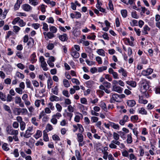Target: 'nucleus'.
<instances>
[{
  "label": "nucleus",
  "mask_w": 160,
  "mask_h": 160,
  "mask_svg": "<svg viewBox=\"0 0 160 160\" xmlns=\"http://www.w3.org/2000/svg\"><path fill=\"white\" fill-rule=\"evenodd\" d=\"M71 80L73 83H75L77 85H79L80 84L79 81L77 79L73 78Z\"/></svg>",
  "instance_id": "nucleus-62"
},
{
  "label": "nucleus",
  "mask_w": 160,
  "mask_h": 160,
  "mask_svg": "<svg viewBox=\"0 0 160 160\" xmlns=\"http://www.w3.org/2000/svg\"><path fill=\"white\" fill-rule=\"evenodd\" d=\"M63 84L64 87L66 88H68L70 86V84L69 81L66 79H64L63 80Z\"/></svg>",
  "instance_id": "nucleus-44"
},
{
  "label": "nucleus",
  "mask_w": 160,
  "mask_h": 160,
  "mask_svg": "<svg viewBox=\"0 0 160 160\" xmlns=\"http://www.w3.org/2000/svg\"><path fill=\"white\" fill-rule=\"evenodd\" d=\"M94 83V82L92 80H89L85 83L86 86L88 88H91L92 87Z\"/></svg>",
  "instance_id": "nucleus-18"
},
{
  "label": "nucleus",
  "mask_w": 160,
  "mask_h": 160,
  "mask_svg": "<svg viewBox=\"0 0 160 160\" xmlns=\"http://www.w3.org/2000/svg\"><path fill=\"white\" fill-rule=\"evenodd\" d=\"M6 95L5 94L3 93L2 92H0V99L3 101H6Z\"/></svg>",
  "instance_id": "nucleus-35"
},
{
  "label": "nucleus",
  "mask_w": 160,
  "mask_h": 160,
  "mask_svg": "<svg viewBox=\"0 0 160 160\" xmlns=\"http://www.w3.org/2000/svg\"><path fill=\"white\" fill-rule=\"evenodd\" d=\"M18 23L19 26L21 27H24L26 24V22H24L23 20L20 19L19 20Z\"/></svg>",
  "instance_id": "nucleus-50"
},
{
  "label": "nucleus",
  "mask_w": 160,
  "mask_h": 160,
  "mask_svg": "<svg viewBox=\"0 0 160 160\" xmlns=\"http://www.w3.org/2000/svg\"><path fill=\"white\" fill-rule=\"evenodd\" d=\"M118 72L119 73L121 74L124 77H126L127 76V71L122 67H120V68L118 70Z\"/></svg>",
  "instance_id": "nucleus-14"
},
{
  "label": "nucleus",
  "mask_w": 160,
  "mask_h": 160,
  "mask_svg": "<svg viewBox=\"0 0 160 160\" xmlns=\"http://www.w3.org/2000/svg\"><path fill=\"white\" fill-rule=\"evenodd\" d=\"M103 86H104V87H106L107 88H110L111 87V83L107 81L104 82L103 83Z\"/></svg>",
  "instance_id": "nucleus-51"
},
{
  "label": "nucleus",
  "mask_w": 160,
  "mask_h": 160,
  "mask_svg": "<svg viewBox=\"0 0 160 160\" xmlns=\"http://www.w3.org/2000/svg\"><path fill=\"white\" fill-rule=\"evenodd\" d=\"M127 142L128 144H131L132 142V139L131 133L128 134L127 135Z\"/></svg>",
  "instance_id": "nucleus-24"
},
{
  "label": "nucleus",
  "mask_w": 160,
  "mask_h": 160,
  "mask_svg": "<svg viewBox=\"0 0 160 160\" xmlns=\"http://www.w3.org/2000/svg\"><path fill=\"white\" fill-rule=\"evenodd\" d=\"M127 84L132 87H135L136 86V83L134 81H127L126 82Z\"/></svg>",
  "instance_id": "nucleus-26"
},
{
  "label": "nucleus",
  "mask_w": 160,
  "mask_h": 160,
  "mask_svg": "<svg viewBox=\"0 0 160 160\" xmlns=\"http://www.w3.org/2000/svg\"><path fill=\"white\" fill-rule=\"evenodd\" d=\"M140 91L142 93L146 92L149 88V85L147 81L145 79H142L139 82Z\"/></svg>",
  "instance_id": "nucleus-2"
},
{
  "label": "nucleus",
  "mask_w": 160,
  "mask_h": 160,
  "mask_svg": "<svg viewBox=\"0 0 160 160\" xmlns=\"http://www.w3.org/2000/svg\"><path fill=\"white\" fill-rule=\"evenodd\" d=\"M13 99V98L12 96L10 95L9 94H8L7 98H6V101L8 102H11Z\"/></svg>",
  "instance_id": "nucleus-46"
},
{
  "label": "nucleus",
  "mask_w": 160,
  "mask_h": 160,
  "mask_svg": "<svg viewBox=\"0 0 160 160\" xmlns=\"http://www.w3.org/2000/svg\"><path fill=\"white\" fill-rule=\"evenodd\" d=\"M14 102L16 104H18L21 102H22L21 98L18 96H16L15 98Z\"/></svg>",
  "instance_id": "nucleus-34"
},
{
  "label": "nucleus",
  "mask_w": 160,
  "mask_h": 160,
  "mask_svg": "<svg viewBox=\"0 0 160 160\" xmlns=\"http://www.w3.org/2000/svg\"><path fill=\"white\" fill-rule=\"evenodd\" d=\"M115 102H121L120 98L119 97V94H112L110 102L111 103H114Z\"/></svg>",
  "instance_id": "nucleus-6"
},
{
  "label": "nucleus",
  "mask_w": 160,
  "mask_h": 160,
  "mask_svg": "<svg viewBox=\"0 0 160 160\" xmlns=\"http://www.w3.org/2000/svg\"><path fill=\"white\" fill-rule=\"evenodd\" d=\"M15 113L17 115L21 114L22 115H25L28 113V110L25 108H16L14 110Z\"/></svg>",
  "instance_id": "nucleus-4"
},
{
  "label": "nucleus",
  "mask_w": 160,
  "mask_h": 160,
  "mask_svg": "<svg viewBox=\"0 0 160 160\" xmlns=\"http://www.w3.org/2000/svg\"><path fill=\"white\" fill-rule=\"evenodd\" d=\"M48 88L50 89L51 88L53 84V82L51 79L50 78L47 81Z\"/></svg>",
  "instance_id": "nucleus-37"
},
{
  "label": "nucleus",
  "mask_w": 160,
  "mask_h": 160,
  "mask_svg": "<svg viewBox=\"0 0 160 160\" xmlns=\"http://www.w3.org/2000/svg\"><path fill=\"white\" fill-rule=\"evenodd\" d=\"M78 113L80 116L78 115H76L74 119V121L77 122H79L80 119V117H82V114L79 112H78Z\"/></svg>",
  "instance_id": "nucleus-28"
},
{
  "label": "nucleus",
  "mask_w": 160,
  "mask_h": 160,
  "mask_svg": "<svg viewBox=\"0 0 160 160\" xmlns=\"http://www.w3.org/2000/svg\"><path fill=\"white\" fill-rule=\"evenodd\" d=\"M43 140L45 142H48L49 141V138L48 136V134L45 132V130L43 131Z\"/></svg>",
  "instance_id": "nucleus-33"
},
{
  "label": "nucleus",
  "mask_w": 160,
  "mask_h": 160,
  "mask_svg": "<svg viewBox=\"0 0 160 160\" xmlns=\"http://www.w3.org/2000/svg\"><path fill=\"white\" fill-rule=\"evenodd\" d=\"M50 32L52 33L53 34L56 33L57 31V29L55 26H51L49 28Z\"/></svg>",
  "instance_id": "nucleus-36"
},
{
  "label": "nucleus",
  "mask_w": 160,
  "mask_h": 160,
  "mask_svg": "<svg viewBox=\"0 0 160 160\" xmlns=\"http://www.w3.org/2000/svg\"><path fill=\"white\" fill-rule=\"evenodd\" d=\"M70 54L73 58H78L80 56L79 53L74 49L73 47L71 49Z\"/></svg>",
  "instance_id": "nucleus-8"
},
{
  "label": "nucleus",
  "mask_w": 160,
  "mask_h": 160,
  "mask_svg": "<svg viewBox=\"0 0 160 160\" xmlns=\"http://www.w3.org/2000/svg\"><path fill=\"white\" fill-rule=\"evenodd\" d=\"M128 158L129 160H137V158L132 153L129 154Z\"/></svg>",
  "instance_id": "nucleus-38"
},
{
  "label": "nucleus",
  "mask_w": 160,
  "mask_h": 160,
  "mask_svg": "<svg viewBox=\"0 0 160 160\" xmlns=\"http://www.w3.org/2000/svg\"><path fill=\"white\" fill-rule=\"evenodd\" d=\"M54 34L51 32H48V35L47 37V40H48L49 39H51L55 37Z\"/></svg>",
  "instance_id": "nucleus-40"
},
{
  "label": "nucleus",
  "mask_w": 160,
  "mask_h": 160,
  "mask_svg": "<svg viewBox=\"0 0 160 160\" xmlns=\"http://www.w3.org/2000/svg\"><path fill=\"white\" fill-rule=\"evenodd\" d=\"M153 71V69L151 68H148L146 70L142 71L141 73L143 76H147L151 74Z\"/></svg>",
  "instance_id": "nucleus-11"
},
{
  "label": "nucleus",
  "mask_w": 160,
  "mask_h": 160,
  "mask_svg": "<svg viewBox=\"0 0 160 160\" xmlns=\"http://www.w3.org/2000/svg\"><path fill=\"white\" fill-rule=\"evenodd\" d=\"M97 52L100 55L102 56H105V52L104 50L102 49H98L97 51Z\"/></svg>",
  "instance_id": "nucleus-31"
},
{
  "label": "nucleus",
  "mask_w": 160,
  "mask_h": 160,
  "mask_svg": "<svg viewBox=\"0 0 160 160\" xmlns=\"http://www.w3.org/2000/svg\"><path fill=\"white\" fill-rule=\"evenodd\" d=\"M39 62L41 63V67L43 70L47 71L48 68L47 67V64L45 61V58L43 56H40L39 58Z\"/></svg>",
  "instance_id": "nucleus-3"
},
{
  "label": "nucleus",
  "mask_w": 160,
  "mask_h": 160,
  "mask_svg": "<svg viewBox=\"0 0 160 160\" xmlns=\"http://www.w3.org/2000/svg\"><path fill=\"white\" fill-rule=\"evenodd\" d=\"M34 43V41L32 38H30L29 39V41L27 43V45L28 46L33 45Z\"/></svg>",
  "instance_id": "nucleus-52"
},
{
  "label": "nucleus",
  "mask_w": 160,
  "mask_h": 160,
  "mask_svg": "<svg viewBox=\"0 0 160 160\" xmlns=\"http://www.w3.org/2000/svg\"><path fill=\"white\" fill-rule=\"evenodd\" d=\"M20 19V18L18 17L15 18L12 21V24L13 25L16 24L18 22H19Z\"/></svg>",
  "instance_id": "nucleus-64"
},
{
  "label": "nucleus",
  "mask_w": 160,
  "mask_h": 160,
  "mask_svg": "<svg viewBox=\"0 0 160 160\" xmlns=\"http://www.w3.org/2000/svg\"><path fill=\"white\" fill-rule=\"evenodd\" d=\"M36 56L35 52H33L31 55L30 56V58L32 63H34L37 61V59L36 58Z\"/></svg>",
  "instance_id": "nucleus-19"
},
{
  "label": "nucleus",
  "mask_w": 160,
  "mask_h": 160,
  "mask_svg": "<svg viewBox=\"0 0 160 160\" xmlns=\"http://www.w3.org/2000/svg\"><path fill=\"white\" fill-rule=\"evenodd\" d=\"M138 117L137 115L132 116L130 118L131 121L133 122H135L137 121L138 120Z\"/></svg>",
  "instance_id": "nucleus-48"
},
{
  "label": "nucleus",
  "mask_w": 160,
  "mask_h": 160,
  "mask_svg": "<svg viewBox=\"0 0 160 160\" xmlns=\"http://www.w3.org/2000/svg\"><path fill=\"white\" fill-rule=\"evenodd\" d=\"M110 126L114 129L116 130H119L120 127L118 124H116L113 122H111Z\"/></svg>",
  "instance_id": "nucleus-30"
},
{
  "label": "nucleus",
  "mask_w": 160,
  "mask_h": 160,
  "mask_svg": "<svg viewBox=\"0 0 160 160\" xmlns=\"http://www.w3.org/2000/svg\"><path fill=\"white\" fill-rule=\"evenodd\" d=\"M7 133L12 135H18V131L17 130H15L9 126H8L6 128Z\"/></svg>",
  "instance_id": "nucleus-5"
},
{
  "label": "nucleus",
  "mask_w": 160,
  "mask_h": 160,
  "mask_svg": "<svg viewBox=\"0 0 160 160\" xmlns=\"http://www.w3.org/2000/svg\"><path fill=\"white\" fill-rule=\"evenodd\" d=\"M43 143L42 142V140L41 139L38 141L37 142L35 143V145L36 146H38L40 145L42 146L43 145Z\"/></svg>",
  "instance_id": "nucleus-61"
},
{
  "label": "nucleus",
  "mask_w": 160,
  "mask_h": 160,
  "mask_svg": "<svg viewBox=\"0 0 160 160\" xmlns=\"http://www.w3.org/2000/svg\"><path fill=\"white\" fill-rule=\"evenodd\" d=\"M77 140L79 142H82L83 140V136L81 133L77 134Z\"/></svg>",
  "instance_id": "nucleus-23"
},
{
  "label": "nucleus",
  "mask_w": 160,
  "mask_h": 160,
  "mask_svg": "<svg viewBox=\"0 0 160 160\" xmlns=\"http://www.w3.org/2000/svg\"><path fill=\"white\" fill-rule=\"evenodd\" d=\"M33 129V127H28L25 132V133L23 135L24 137L26 138H28L30 137L33 133L32 132Z\"/></svg>",
  "instance_id": "nucleus-7"
},
{
  "label": "nucleus",
  "mask_w": 160,
  "mask_h": 160,
  "mask_svg": "<svg viewBox=\"0 0 160 160\" xmlns=\"http://www.w3.org/2000/svg\"><path fill=\"white\" fill-rule=\"evenodd\" d=\"M62 93L64 96L67 98H69L70 96V95L69 93L68 92L67 90H63L62 91Z\"/></svg>",
  "instance_id": "nucleus-55"
},
{
  "label": "nucleus",
  "mask_w": 160,
  "mask_h": 160,
  "mask_svg": "<svg viewBox=\"0 0 160 160\" xmlns=\"http://www.w3.org/2000/svg\"><path fill=\"white\" fill-rule=\"evenodd\" d=\"M77 125L78 126V128L79 129V132L81 133H82L84 131V129L82 126L79 124H78Z\"/></svg>",
  "instance_id": "nucleus-56"
},
{
  "label": "nucleus",
  "mask_w": 160,
  "mask_h": 160,
  "mask_svg": "<svg viewBox=\"0 0 160 160\" xmlns=\"http://www.w3.org/2000/svg\"><path fill=\"white\" fill-rule=\"evenodd\" d=\"M16 92L19 94H22L23 93V89L20 88H16L15 89Z\"/></svg>",
  "instance_id": "nucleus-47"
},
{
  "label": "nucleus",
  "mask_w": 160,
  "mask_h": 160,
  "mask_svg": "<svg viewBox=\"0 0 160 160\" xmlns=\"http://www.w3.org/2000/svg\"><path fill=\"white\" fill-rule=\"evenodd\" d=\"M16 76L18 78L22 79H23L24 78V76L19 72H16Z\"/></svg>",
  "instance_id": "nucleus-41"
},
{
  "label": "nucleus",
  "mask_w": 160,
  "mask_h": 160,
  "mask_svg": "<svg viewBox=\"0 0 160 160\" xmlns=\"http://www.w3.org/2000/svg\"><path fill=\"white\" fill-rule=\"evenodd\" d=\"M99 106L105 111L107 112V111L106 105L104 102H101Z\"/></svg>",
  "instance_id": "nucleus-32"
},
{
  "label": "nucleus",
  "mask_w": 160,
  "mask_h": 160,
  "mask_svg": "<svg viewBox=\"0 0 160 160\" xmlns=\"http://www.w3.org/2000/svg\"><path fill=\"white\" fill-rule=\"evenodd\" d=\"M99 88L101 90H103L107 93L109 94L111 92V91L107 88H106L104 86L102 85H101L99 86Z\"/></svg>",
  "instance_id": "nucleus-27"
},
{
  "label": "nucleus",
  "mask_w": 160,
  "mask_h": 160,
  "mask_svg": "<svg viewBox=\"0 0 160 160\" xmlns=\"http://www.w3.org/2000/svg\"><path fill=\"white\" fill-rule=\"evenodd\" d=\"M118 133L119 134V137L120 136L122 138H125V133L121 131L118 132Z\"/></svg>",
  "instance_id": "nucleus-53"
},
{
  "label": "nucleus",
  "mask_w": 160,
  "mask_h": 160,
  "mask_svg": "<svg viewBox=\"0 0 160 160\" xmlns=\"http://www.w3.org/2000/svg\"><path fill=\"white\" fill-rule=\"evenodd\" d=\"M51 122L53 124L56 125L57 123L58 120L56 118L52 116V118L51 119Z\"/></svg>",
  "instance_id": "nucleus-54"
},
{
  "label": "nucleus",
  "mask_w": 160,
  "mask_h": 160,
  "mask_svg": "<svg viewBox=\"0 0 160 160\" xmlns=\"http://www.w3.org/2000/svg\"><path fill=\"white\" fill-rule=\"evenodd\" d=\"M68 109L69 112H72L74 111V108L71 105H70L68 107Z\"/></svg>",
  "instance_id": "nucleus-63"
},
{
  "label": "nucleus",
  "mask_w": 160,
  "mask_h": 160,
  "mask_svg": "<svg viewBox=\"0 0 160 160\" xmlns=\"http://www.w3.org/2000/svg\"><path fill=\"white\" fill-rule=\"evenodd\" d=\"M108 72L112 75L113 78L115 79H118L119 78V77L118 73L117 72L114 71L111 68H109L108 69Z\"/></svg>",
  "instance_id": "nucleus-10"
},
{
  "label": "nucleus",
  "mask_w": 160,
  "mask_h": 160,
  "mask_svg": "<svg viewBox=\"0 0 160 160\" xmlns=\"http://www.w3.org/2000/svg\"><path fill=\"white\" fill-rule=\"evenodd\" d=\"M43 28L42 29L46 32L48 31V24L45 23H43Z\"/></svg>",
  "instance_id": "nucleus-57"
},
{
  "label": "nucleus",
  "mask_w": 160,
  "mask_h": 160,
  "mask_svg": "<svg viewBox=\"0 0 160 160\" xmlns=\"http://www.w3.org/2000/svg\"><path fill=\"white\" fill-rule=\"evenodd\" d=\"M53 129V128L52 125L49 124H48L46 127V129L45 130V132H48L49 131H51Z\"/></svg>",
  "instance_id": "nucleus-25"
},
{
  "label": "nucleus",
  "mask_w": 160,
  "mask_h": 160,
  "mask_svg": "<svg viewBox=\"0 0 160 160\" xmlns=\"http://www.w3.org/2000/svg\"><path fill=\"white\" fill-rule=\"evenodd\" d=\"M20 126L21 130L23 131L25 129L26 127L25 122H21L20 123Z\"/></svg>",
  "instance_id": "nucleus-45"
},
{
  "label": "nucleus",
  "mask_w": 160,
  "mask_h": 160,
  "mask_svg": "<svg viewBox=\"0 0 160 160\" xmlns=\"http://www.w3.org/2000/svg\"><path fill=\"white\" fill-rule=\"evenodd\" d=\"M22 2V0H17L14 6L15 10H18L20 7V5Z\"/></svg>",
  "instance_id": "nucleus-15"
},
{
  "label": "nucleus",
  "mask_w": 160,
  "mask_h": 160,
  "mask_svg": "<svg viewBox=\"0 0 160 160\" xmlns=\"http://www.w3.org/2000/svg\"><path fill=\"white\" fill-rule=\"evenodd\" d=\"M58 86H56L51 89L52 92L54 94L58 95Z\"/></svg>",
  "instance_id": "nucleus-29"
},
{
  "label": "nucleus",
  "mask_w": 160,
  "mask_h": 160,
  "mask_svg": "<svg viewBox=\"0 0 160 160\" xmlns=\"http://www.w3.org/2000/svg\"><path fill=\"white\" fill-rule=\"evenodd\" d=\"M29 3L32 5L36 6L38 4V2L37 0H29Z\"/></svg>",
  "instance_id": "nucleus-39"
},
{
  "label": "nucleus",
  "mask_w": 160,
  "mask_h": 160,
  "mask_svg": "<svg viewBox=\"0 0 160 160\" xmlns=\"http://www.w3.org/2000/svg\"><path fill=\"white\" fill-rule=\"evenodd\" d=\"M59 39L62 42H64L68 40V38L67 35L63 34V35H61L59 36Z\"/></svg>",
  "instance_id": "nucleus-16"
},
{
  "label": "nucleus",
  "mask_w": 160,
  "mask_h": 160,
  "mask_svg": "<svg viewBox=\"0 0 160 160\" xmlns=\"http://www.w3.org/2000/svg\"><path fill=\"white\" fill-rule=\"evenodd\" d=\"M42 135V132L41 131L39 130H38L33 135V137L36 139H38Z\"/></svg>",
  "instance_id": "nucleus-21"
},
{
  "label": "nucleus",
  "mask_w": 160,
  "mask_h": 160,
  "mask_svg": "<svg viewBox=\"0 0 160 160\" xmlns=\"http://www.w3.org/2000/svg\"><path fill=\"white\" fill-rule=\"evenodd\" d=\"M59 98L55 95H52L50 97V100L52 101L53 102L54 101H58V100Z\"/></svg>",
  "instance_id": "nucleus-43"
},
{
  "label": "nucleus",
  "mask_w": 160,
  "mask_h": 160,
  "mask_svg": "<svg viewBox=\"0 0 160 160\" xmlns=\"http://www.w3.org/2000/svg\"><path fill=\"white\" fill-rule=\"evenodd\" d=\"M3 108L6 111L8 112V113H10L11 112L10 108L9 106L6 105H3Z\"/></svg>",
  "instance_id": "nucleus-49"
},
{
  "label": "nucleus",
  "mask_w": 160,
  "mask_h": 160,
  "mask_svg": "<svg viewBox=\"0 0 160 160\" xmlns=\"http://www.w3.org/2000/svg\"><path fill=\"white\" fill-rule=\"evenodd\" d=\"M112 91L115 92L120 93L122 92L123 89L118 86L114 85L112 86Z\"/></svg>",
  "instance_id": "nucleus-9"
},
{
  "label": "nucleus",
  "mask_w": 160,
  "mask_h": 160,
  "mask_svg": "<svg viewBox=\"0 0 160 160\" xmlns=\"http://www.w3.org/2000/svg\"><path fill=\"white\" fill-rule=\"evenodd\" d=\"M113 137L114 140L111 141V142L109 145V147L112 149H116L117 148V145H119L120 142L118 141L119 139V135L118 133L115 132H113Z\"/></svg>",
  "instance_id": "nucleus-1"
},
{
  "label": "nucleus",
  "mask_w": 160,
  "mask_h": 160,
  "mask_svg": "<svg viewBox=\"0 0 160 160\" xmlns=\"http://www.w3.org/2000/svg\"><path fill=\"white\" fill-rule=\"evenodd\" d=\"M17 67L23 70L25 68V66L21 63H18L16 65Z\"/></svg>",
  "instance_id": "nucleus-59"
},
{
  "label": "nucleus",
  "mask_w": 160,
  "mask_h": 160,
  "mask_svg": "<svg viewBox=\"0 0 160 160\" xmlns=\"http://www.w3.org/2000/svg\"><path fill=\"white\" fill-rule=\"evenodd\" d=\"M107 69V67L106 66H102L98 68V72H101L103 71L106 70Z\"/></svg>",
  "instance_id": "nucleus-58"
},
{
  "label": "nucleus",
  "mask_w": 160,
  "mask_h": 160,
  "mask_svg": "<svg viewBox=\"0 0 160 160\" xmlns=\"http://www.w3.org/2000/svg\"><path fill=\"white\" fill-rule=\"evenodd\" d=\"M138 112L142 115H146L147 113V111L144 108H140L138 109Z\"/></svg>",
  "instance_id": "nucleus-17"
},
{
  "label": "nucleus",
  "mask_w": 160,
  "mask_h": 160,
  "mask_svg": "<svg viewBox=\"0 0 160 160\" xmlns=\"http://www.w3.org/2000/svg\"><path fill=\"white\" fill-rule=\"evenodd\" d=\"M121 13L123 18H126L127 16V11L126 9L122 10L121 11Z\"/></svg>",
  "instance_id": "nucleus-42"
},
{
  "label": "nucleus",
  "mask_w": 160,
  "mask_h": 160,
  "mask_svg": "<svg viewBox=\"0 0 160 160\" xmlns=\"http://www.w3.org/2000/svg\"><path fill=\"white\" fill-rule=\"evenodd\" d=\"M133 152V150L132 148H130L128 151L126 150H124L122 152V155L123 157H128L129 153H132Z\"/></svg>",
  "instance_id": "nucleus-12"
},
{
  "label": "nucleus",
  "mask_w": 160,
  "mask_h": 160,
  "mask_svg": "<svg viewBox=\"0 0 160 160\" xmlns=\"http://www.w3.org/2000/svg\"><path fill=\"white\" fill-rule=\"evenodd\" d=\"M47 48L49 50H52L54 47V45L52 43H49L47 46Z\"/></svg>",
  "instance_id": "nucleus-60"
},
{
  "label": "nucleus",
  "mask_w": 160,
  "mask_h": 160,
  "mask_svg": "<svg viewBox=\"0 0 160 160\" xmlns=\"http://www.w3.org/2000/svg\"><path fill=\"white\" fill-rule=\"evenodd\" d=\"M127 105L130 107H133L136 104V102L133 100H128L127 102Z\"/></svg>",
  "instance_id": "nucleus-20"
},
{
  "label": "nucleus",
  "mask_w": 160,
  "mask_h": 160,
  "mask_svg": "<svg viewBox=\"0 0 160 160\" xmlns=\"http://www.w3.org/2000/svg\"><path fill=\"white\" fill-rule=\"evenodd\" d=\"M22 9L26 12H29L31 11L32 8L28 4H24L22 6Z\"/></svg>",
  "instance_id": "nucleus-13"
},
{
  "label": "nucleus",
  "mask_w": 160,
  "mask_h": 160,
  "mask_svg": "<svg viewBox=\"0 0 160 160\" xmlns=\"http://www.w3.org/2000/svg\"><path fill=\"white\" fill-rule=\"evenodd\" d=\"M150 30V28L147 25H145L143 28V30L142 31V32L144 34H148L147 31H149Z\"/></svg>",
  "instance_id": "nucleus-22"
}]
</instances>
